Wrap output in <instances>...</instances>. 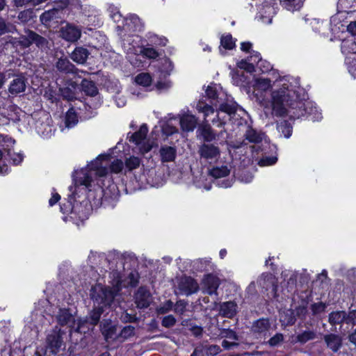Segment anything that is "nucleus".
<instances>
[{
    "label": "nucleus",
    "mask_w": 356,
    "mask_h": 356,
    "mask_svg": "<svg viewBox=\"0 0 356 356\" xmlns=\"http://www.w3.org/2000/svg\"><path fill=\"white\" fill-rule=\"evenodd\" d=\"M177 320L173 315H168L164 316L161 321V325L163 327L170 328L173 327L176 324Z\"/></svg>",
    "instance_id": "nucleus-52"
},
{
    "label": "nucleus",
    "mask_w": 356,
    "mask_h": 356,
    "mask_svg": "<svg viewBox=\"0 0 356 356\" xmlns=\"http://www.w3.org/2000/svg\"><path fill=\"white\" fill-rule=\"evenodd\" d=\"M264 134L251 127H248V129L244 134L245 138L252 143H259L262 141Z\"/></svg>",
    "instance_id": "nucleus-24"
},
{
    "label": "nucleus",
    "mask_w": 356,
    "mask_h": 356,
    "mask_svg": "<svg viewBox=\"0 0 356 356\" xmlns=\"http://www.w3.org/2000/svg\"><path fill=\"white\" fill-rule=\"evenodd\" d=\"M100 106V103L98 102H95L92 104H89L88 103H86L84 104V109L88 112H90V115L89 117H91V115L93 114V110H95L97 109L99 106Z\"/></svg>",
    "instance_id": "nucleus-62"
},
{
    "label": "nucleus",
    "mask_w": 356,
    "mask_h": 356,
    "mask_svg": "<svg viewBox=\"0 0 356 356\" xmlns=\"http://www.w3.org/2000/svg\"><path fill=\"white\" fill-rule=\"evenodd\" d=\"M31 30H25L26 35H21L19 38V44L24 47L28 48L32 44V41L29 38L31 35Z\"/></svg>",
    "instance_id": "nucleus-44"
},
{
    "label": "nucleus",
    "mask_w": 356,
    "mask_h": 356,
    "mask_svg": "<svg viewBox=\"0 0 356 356\" xmlns=\"http://www.w3.org/2000/svg\"><path fill=\"white\" fill-rule=\"evenodd\" d=\"M81 90L88 96L95 97L98 95V89L94 81L83 79L81 83Z\"/></svg>",
    "instance_id": "nucleus-22"
},
{
    "label": "nucleus",
    "mask_w": 356,
    "mask_h": 356,
    "mask_svg": "<svg viewBox=\"0 0 356 356\" xmlns=\"http://www.w3.org/2000/svg\"><path fill=\"white\" fill-rule=\"evenodd\" d=\"M258 282L263 288H265L266 290H268L270 287L271 288L273 292H276L277 286L275 284L274 280L270 276H264L263 275L258 280Z\"/></svg>",
    "instance_id": "nucleus-34"
},
{
    "label": "nucleus",
    "mask_w": 356,
    "mask_h": 356,
    "mask_svg": "<svg viewBox=\"0 0 356 356\" xmlns=\"http://www.w3.org/2000/svg\"><path fill=\"white\" fill-rule=\"evenodd\" d=\"M135 334V327L132 325H127L122 328L118 337H121L124 339H128Z\"/></svg>",
    "instance_id": "nucleus-46"
},
{
    "label": "nucleus",
    "mask_w": 356,
    "mask_h": 356,
    "mask_svg": "<svg viewBox=\"0 0 356 356\" xmlns=\"http://www.w3.org/2000/svg\"><path fill=\"white\" fill-rule=\"evenodd\" d=\"M59 90L63 98L67 101H72L75 98L74 91L69 87L60 88Z\"/></svg>",
    "instance_id": "nucleus-48"
},
{
    "label": "nucleus",
    "mask_w": 356,
    "mask_h": 356,
    "mask_svg": "<svg viewBox=\"0 0 356 356\" xmlns=\"http://www.w3.org/2000/svg\"><path fill=\"white\" fill-rule=\"evenodd\" d=\"M55 67L58 71L65 74H76L78 71L75 65L65 56L58 58L55 64Z\"/></svg>",
    "instance_id": "nucleus-11"
},
{
    "label": "nucleus",
    "mask_w": 356,
    "mask_h": 356,
    "mask_svg": "<svg viewBox=\"0 0 356 356\" xmlns=\"http://www.w3.org/2000/svg\"><path fill=\"white\" fill-rule=\"evenodd\" d=\"M15 27L10 23H6V20L1 17L0 18V35L13 32L12 29Z\"/></svg>",
    "instance_id": "nucleus-50"
},
{
    "label": "nucleus",
    "mask_w": 356,
    "mask_h": 356,
    "mask_svg": "<svg viewBox=\"0 0 356 356\" xmlns=\"http://www.w3.org/2000/svg\"><path fill=\"white\" fill-rule=\"evenodd\" d=\"M188 303L184 300H179L174 305V311L176 314L182 315L186 312Z\"/></svg>",
    "instance_id": "nucleus-51"
},
{
    "label": "nucleus",
    "mask_w": 356,
    "mask_h": 356,
    "mask_svg": "<svg viewBox=\"0 0 356 356\" xmlns=\"http://www.w3.org/2000/svg\"><path fill=\"white\" fill-rule=\"evenodd\" d=\"M111 170L113 172L118 173L122 171L123 168V163L122 161L116 159L111 164Z\"/></svg>",
    "instance_id": "nucleus-58"
},
{
    "label": "nucleus",
    "mask_w": 356,
    "mask_h": 356,
    "mask_svg": "<svg viewBox=\"0 0 356 356\" xmlns=\"http://www.w3.org/2000/svg\"><path fill=\"white\" fill-rule=\"evenodd\" d=\"M280 322L284 326L293 325L296 321V318L294 312L292 309H287L280 314Z\"/></svg>",
    "instance_id": "nucleus-28"
},
{
    "label": "nucleus",
    "mask_w": 356,
    "mask_h": 356,
    "mask_svg": "<svg viewBox=\"0 0 356 356\" xmlns=\"http://www.w3.org/2000/svg\"><path fill=\"white\" fill-rule=\"evenodd\" d=\"M65 125L67 127L70 128L75 126L78 122V117L73 108L68 110L65 115Z\"/></svg>",
    "instance_id": "nucleus-35"
},
{
    "label": "nucleus",
    "mask_w": 356,
    "mask_h": 356,
    "mask_svg": "<svg viewBox=\"0 0 356 356\" xmlns=\"http://www.w3.org/2000/svg\"><path fill=\"white\" fill-rule=\"evenodd\" d=\"M148 129L146 124H143L139 131L134 133L130 137L129 141L140 145L145 138Z\"/></svg>",
    "instance_id": "nucleus-30"
},
{
    "label": "nucleus",
    "mask_w": 356,
    "mask_h": 356,
    "mask_svg": "<svg viewBox=\"0 0 356 356\" xmlns=\"http://www.w3.org/2000/svg\"><path fill=\"white\" fill-rule=\"evenodd\" d=\"M61 10L57 8L50 9L44 11L40 17L41 23L47 26L51 22L60 18Z\"/></svg>",
    "instance_id": "nucleus-19"
},
{
    "label": "nucleus",
    "mask_w": 356,
    "mask_h": 356,
    "mask_svg": "<svg viewBox=\"0 0 356 356\" xmlns=\"http://www.w3.org/2000/svg\"><path fill=\"white\" fill-rule=\"evenodd\" d=\"M197 124V120L195 115L184 114L180 118V125L183 131H193Z\"/></svg>",
    "instance_id": "nucleus-18"
},
{
    "label": "nucleus",
    "mask_w": 356,
    "mask_h": 356,
    "mask_svg": "<svg viewBox=\"0 0 356 356\" xmlns=\"http://www.w3.org/2000/svg\"><path fill=\"white\" fill-rule=\"evenodd\" d=\"M90 54V53L87 48L79 46L71 53L70 58L77 64H84L86 63Z\"/></svg>",
    "instance_id": "nucleus-15"
},
{
    "label": "nucleus",
    "mask_w": 356,
    "mask_h": 356,
    "mask_svg": "<svg viewBox=\"0 0 356 356\" xmlns=\"http://www.w3.org/2000/svg\"><path fill=\"white\" fill-rule=\"evenodd\" d=\"M218 336L220 338H226L230 340L238 341V336L235 331L231 329L222 328L219 330Z\"/></svg>",
    "instance_id": "nucleus-40"
},
{
    "label": "nucleus",
    "mask_w": 356,
    "mask_h": 356,
    "mask_svg": "<svg viewBox=\"0 0 356 356\" xmlns=\"http://www.w3.org/2000/svg\"><path fill=\"white\" fill-rule=\"evenodd\" d=\"M174 306V303L170 300H166L161 305L156 308V311L158 314H165L170 312Z\"/></svg>",
    "instance_id": "nucleus-43"
},
{
    "label": "nucleus",
    "mask_w": 356,
    "mask_h": 356,
    "mask_svg": "<svg viewBox=\"0 0 356 356\" xmlns=\"http://www.w3.org/2000/svg\"><path fill=\"white\" fill-rule=\"evenodd\" d=\"M204 292L212 296L218 295L217 289L220 285V280L216 275L208 274L204 276L203 280Z\"/></svg>",
    "instance_id": "nucleus-9"
},
{
    "label": "nucleus",
    "mask_w": 356,
    "mask_h": 356,
    "mask_svg": "<svg viewBox=\"0 0 356 356\" xmlns=\"http://www.w3.org/2000/svg\"><path fill=\"white\" fill-rule=\"evenodd\" d=\"M277 161L276 156H264L259 160L258 163L260 166H268L275 164Z\"/></svg>",
    "instance_id": "nucleus-57"
},
{
    "label": "nucleus",
    "mask_w": 356,
    "mask_h": 356,
    "mask_svg": "<svg viewBox=\"0 0 356 356\" xmlns=\"http://www.w3.org/2000/svg\"><path fill=\"white\" fill-rule=\"evenodd\" d=\"M328 323L332 325H342L346 323V311H334L328 315Z\"/></svg>",
    "instance_id": "nucleus-21"
},
{
    "label": "nucleus",
    "mask_w": 356,
    "mask_h": 356,
    "mask_svg": "<svg viewBox=\"0 0 356 356\" xmlns=\"http://www.w3.org/2000/svg\"><path fill=\"white\" fill-rule=\"evenodd\" d=\"M101 331L105 339H115L118 338L116 335L117 326L112 324L110 319H104L100 324Z\"/></svg>",
    "instance_id": "nucleus-12"
},
{
    "label": "nucleus",
    "mask_w": 356,
    "mask_h": 356,
    "mask_svg": "<svg viewBox=\"0 0 356 356\" xmlns=\"http://www.w3.org/2000/svg\"><path fill=\"white\" fill-rule=\"evenodd\" d=\"M346 324L352 326L356 325V309L346 312Z\"/></svg>",
    "instance_id": "nucleus-54"
},
{
    "label": "nucleus",
    "mask_w": 356,
    "mask_h": 356,
    "mask_svg": "<svg viewBox=\"0 0 356 356\" xmlns=\"http://www.w3.org/2000/svg\"><path fill=\"white\" fill-rule=\"evenodd\" d=\"M120 320L124 323H136L138 321V318L136 315H132L127 312H124L121 314Z\"/></svg>",
    "instance_id": "nucleus-56"
},
{
    "label": "nucleus",
    "mask_w": 356,
    "mask_h": 356,
    "mask_svg": "<svg viewBox=\"0 0 356 356\" xmlns=\"http://www.w3.org/2000/svg\"><path fill=\"white\" fill-rule=\"evenodd\" d=\"M325 342L333 352H337L341 347L342 341L341 337L335 334H329L324 336Z\"/></svg>",
    "instance_id": "nucleus-20"
},
{
    "label": "nucleus",
    "mask_w": 356,
    "mask_h": 356,
    "mask_svg": "<svg viewBox=\"0 0 356 356\" xmlns=\"http://www.w3.org/2000/svg\"><path fill=\"white\" fill-rule=\"evenodd\" d=\"M152 302V296L149 291L145 287L140 286L136 295L135 302L139 309L147 308Z\"/></svg>",
    "instance_id": "nucleus-8"
},
{
    "label": "nucleus",
    "mask_w": 356,
    "mask_h": 356,
    "mask_svg": "<svg viewBox=\"0 0 356 356\" xmlns=\"http://www.w3.org/2000/svg\"><path fill=\"white\" fill-rule=\"evenodd\" d=\"M56 318L58 323L61 326L68 325L72 327L75 323L74 316L67 309H59L56 316Z\"/></svg>",
    "instance_id": "nucleus-13"
},
{
    "label": "nucleus",
    "mask_w": 356,
    "mask_h": 356,
    "mask_svg": "<svg viewBox=\"0 0 356 356\" xmlns=\"http://www.w3.org/2000/svg\"><path fill=\"white\" fill-rule=\"evenodd\" d=\"M59 29V37L70 43L76 42L81 37L82 29L81 26L68 22H63Z\"/></svg>",
    "instance_id": "nucleus-4"
},
{
    "label": "nucleus",
    "mask_w": 356,
    "mask_h": 356,
    "mask_svg": "<svg viewBox=\"0 0 356 356\" xmlns=\"http://www.w3.org/2000/svg\"><path fill=\"white\" fill-rule=\"evenodd\" d=\"M29 38L32 41V44H35L38 49L41 50H46L49 49L48 40L36 32L31 30Z\"/></svg>",
    "instance_id": "nucleus-23"
},
{
    "label": "nucleus",
    "mask_w": 356,
    "mask_h": 356,
    "mask_svg": "<svg viewBox=\"0 0 356 356\" xmlns=\"http://www.w3.org/2000/svg\"><path fill=\"white\" fill-rule=\"evenodd\" d=\"M197 153L200 160H204L209 163L217 161L220 156L219 147L212 143H202L199 146Z\"/></svg>",
    "instance_id": "nucleus-5"
},
{
    "label": "nucleus",
    "mask_w": 356,
    "mask_h": 356,
    "mask_svg": "<svg viewBox=\"0 0 356 356\" xmlns=\"http://www.w3.org/2000/svg\"><path fill=\"white\" fill-rule=\"evenodd\" d=\"M270 328V323L268 319L261 318L254 322L252 326V331L259 337L268 336V331Z\"/></svg>",
    "instance_id": "nucleus-14"
},
{
    "label": "nucleus",
    "mask_w": 356,
    "mask_h": 356,
    "mask_svg": "<svg viewBox=\"0 0 356 356\" xmlns=\"http://www.w3.org/2000/svg\"><path fill=\"white\" fill-rule=\"evenodd\" d=\"M196 108L199 112L203 113L204 114V117H207L209 115L213 114L214 113V108L212 106L204 104L202 101H200L197 104Z\"/></svg>",
    "instance_id": "nucleus-42"
},
{
    "label": "nucleus",
    "mask_w": 356,
    "mask_h": 356,
    "mask_svg": "<svg viewBox=\"0 0 356 356\" xmlns=\"http://www.w3.org/2000/svg\"><path fill=\"white\" fill-rule=\"evenodd\" d=\"M143 26L140 18L136 15H131L126 18L123 29L128 32L140 31Z\"/></svg>",
    "instance_id": "nucleus-16"
},
{
    "label": "nucleus",
    "mask_w": 356,
    "mask_h": 356,
    "mask_svg": "<svg viewBox=\"0 0 356 356\" xmlns=\"http://www.w3.org/2000/svg\"><path fill=\"white\" fill-rule=\"evenodd\" d=\"M284 341V335L282 333H276L266 342L270 347L279 346Z\"/></svg>",
    "instance_id": "nucleus-45"
},
{
    "label": "nucleus",
    "mask_w": 356,
    "mask_h": 356,
    "mask_svg": "<svg viewBox=\"0 0 356 356\" xmlns=\"http://www.w3.org/2000/svg\"><path fill=\"white\" fill-rule=\"evenodd\" d=\"M136 82L143 86H149L152 83V77L147 73H140L135 78Z\"/></svg>",
    "instance_id": "nucleus-41"
},
{
    "label": "nucleus",
    "mask_w": 356,
    "mask_h": 356,
    "mask_svg": "<svg viewBox=\"0 0 356 356\" xmlns=\"http://www.w3.org/2000/svg\"><path fill=\"white\" fill-rule=\"evenodd\" d=\"M65 332L58 327H55L46 338V348L52 355H56L65 348L63 335Z\"/></svg>",
    "instance_id": "nucleus-3"
},
{
    "label": "nucleus",
    "mask_w": 356,
    "mask_h": 356,
    "mask_svg": "<svg viewBox=\"0 0 356 356\" xmlns=\"http://www.w3.org/2000/svg\"><path fill=\"white\" fill-rule=\"evenodd\" d=\"M138 273L131 271L128 275V284L131 286H136L138 283Z\"/></svg>",
    "instance_id": "nucleus-60"
},
{
    "label": "nucleus",
    "mask_w": 356,
    "mask_h": 356,
    "mask_svg": "<svg viewBox=\"0 0 356 356\" xmlns=\"http://www.w3.org/2000/svg\"><path fill=\"white\" fill-rule=\"evenodd\" d=\"M219 313L224 317L233 318L237 312V305L233 301L224 302L219 304Z\"/></svg>",
    "instance_id": "nucleus-17"
},
{
    "label": "nucleus",
    "mask_w": 356,
    "mask_h": 356,
    "mask_svg": "<svg viewBox=\"0 0 356 356\" xmlns=\"http://www.w3.org/2000/svg\"><path fill=\"white\" fill-rule=\"evenodd\" d=\"M218 115L216 118H214L212 120V122L214 124L215 122H218L219 124H218V127H220L223 126L226 123V119L225 117H220L219 113L222 112L225 113H227L228 115H232L233 114H235L236 112V106L234 104H229L227 103H222L220 104L219 108L218 109Z\"/></svg>",
    "instance_id": "nucleus-10"
},
{
    "label": "nucleus",
    "mask_w": 356,
    "mask_h": 356,
    "mask_svg": "<svg viewBox=\"0 0 356 356\" xmlns=\"http://www.w3.org/2000/svg\"><path fill=\"white\" fill-rule=\"evenodd\" d=\"M230 173V169L227 165L213 167L209 170V175L218 179L227 176Z\"/></svg>",
    "instance_id": "nucleus-31"
},
{
    "label": "nucleus",
    "mask_w": 356,
    "mask_h": 356,
    "mask_svg": "<svg viewBox=\"0 0 356 356\" xmlns=\"http://www.w3.org/2000/svg\"><path fill=\"white\" fill-rule=\"evenodd\" d=\"M28 5L34 6V0H14V6L22 7Z\"/></svg>",
    "instance_id": "nucleus-63"
},
{
    "label": "nucleus",
    "mask_w": 356,
    "mask_h": 356,
    "mask_svg": "<svg viewBox=\"0 0 356 356\" xmlns=\"http://www.w3.org/2000/svg\"><path fill=\"white\" fill-rule=\"evenodd\" d=\"M206 95L208 99L211 100V104L217 106V104L220 103L218 90L214 86H209L207 87Z\"/></svg>",
    "instance_id": "nucleus-36"
},
{
    "label": "nucleus",
    "mask_w": 356,
    "mask_h": 356,
    "mask_svg": "<svg viewBox=\"0 0 356 356\" xmlns=\"http://www.w3.org/2000/svg\"><path fill=\"white\" fill-rule=\"evenodd\" d=\"M17 18L22 24L33 22L36 18L35 12L33 8L24 10L19 13Z\"/></svg>",
    "instance_id": "nucleus-29"
},
{
    "label": "nucleus",
    "mask_w": 356,
    "mask_h": 356,
    "mask_svg": "<svg viewBox=\"0 0 356 356\" xmlns=\"http://www.w3.org/2000/svg\"><path fill=\"white\" fill-rule=\"evenodd\" d=\"M94 327H92L89 321L85 318L79 321L77 327L74 329V331L79 333L86 334L89 332L90 330H92Z\"/></svg>",
    "instance_id": "nucleus-38"
},
{
    "label": "nucleus",
    "mask_w": 356,
    "mask_h": 356,
    "mask_svg": "<svg viewBox=\"0 0 356 356\" xmlns=\"http://www.w3.org/2000/svg\"><path fill=\"white\" fill-rule=\"evenodd\" d=\"M317 338V332L314 330L307 329L302 331L301 333L297 334L296 337V342H299L301 344H305L307 341L314 340Z\"/></svg>",
    "instance_id": "nucleus-26"
},
{
    "label": "nucleus",
    "mask_w": 356,
    "mask_h": 356,
    "mask_svg": "<svg viewBox=\"0 0 356 356\" xmlns=\"http://www.w3.org/2000/svg\"><path fill=\"white\" fill-rule=\"evenodd\" d=\"M191 331L192 332L193 334L195 337H200L202 335L203 333V329L202 327L198 325H191V327L190 328Z\"/></svg>",
    "instance_id": "nucleus-64"
},
{
    "label": "nucleus",
    "mask_w": 356,
    "mask_h": 356,
    "mask_svg": "<svg viewBox=\"0 0 356 356\" xmlns=\"http://www.w3.org/2000/svg\"><path fill=\"white\" fill-rule=\"evenodd\" d=\"M140 163V160L138 157L136 156H131L129 159H127L125 161L126 167L129 170H132L139 167Z\"/></svg>",
    "instance_id": "nucleus-47"
},
{
    "label": "nucleus",
    "mask_w": 356,
    "mask_h": 356,
    "mask_svg": "<svg viewBox=\"0 0 356 356\" xmlns=\"http://www.w3.org/2000/svg\"><path fill=\"white\" fill-rule=\"evenodd\" d=\"M271 86L269 79L259 78L256 79L254 88L255 90L266 91Z\"/></svg>",
    "instance_id": "nucleus-39"
},
{
    "label": "nucleus",
    "mask_w": 356,
    "mask_h": 356,
    "mask_svg": "<svg viewBox=\"0 0 356 356\" xmlns=\"http://www.w3.org/2000/svg\"><path fill=\"white\" fill-rule=\"evenodd\" d=\"M254 64L253 62L247 61V60H242L240 64L239 67L241 68H244L246 71L251 72L254 71Z\"/></svg>",
    "instance_id": "nucleus-61"
},
{
    "label": "nucleus",
    "mask_w": 356,
    "mask_h": 356,
    "mask_svg": "<svg viewBox=\"0 0 356 356\" xmlns=\"http://www.w3.org/2000/svg\"><path fill=\"white\" fill-rule=\"evenodd\" d=\"M327 307V305L323 302L314 303L311 305V310L313 315H316L324 312Z\"/></svg>",
    "instance_id": "nucleus-53"
},
{
    "label": "nucleus",
    "mask_w": 356,
    "mask_h": 356,
    "mask_svg": "<svg viewBox=\"0 0 356 356\" xmlns=\"http://www.w3.org/2000/svg\"><path fill=\"white\" fill-rule=\"evenodd\" d=\"M13 76L14 79L8 87V92L12 95H17L26 90L27 79L22 74Z\"/></svg>",
    "instance_id": "nucleus-7"
},
{
    "label": "nucleus",
    "mask_w": 356,
    "mask_h": 356,
    "mask_svg": "<svg viewBox=\"0 0 356 356\" xmlns=\"http://www.w3.org/2000/svg\"><path fill=\"white\" fill-rule=\"evenodd\" d=\"M220 43L221 45L227 49H232L234 47V42L231 35L222 36Z\"/></svg>",
    "instance_id": "nucleus-49"
},
{
    "label": "nucleus",
    "mask_w": 356,
    "mask_h": 356,
    "mask_svg": "<svg viewBox=\"0 0 356 356\" xmlns=\"http://www.w3.org/2000/svg\"><path fill=\"white\" fill-rule=\"evenodd\" d=\"M201 132L204 141L207 142L206 143H209L216 138V134L213 133L211 127L209 124L203 126Z\"/></svg>",
    "instance_id": "nucleus-37"
},
{
    "label": "nucleus",
    "mask_w": 356,
    "mask_h": 356,
    "mask_svg": "<svg viewBox=\"0 0 356 356\" xmlns=\"http://www.w3.org/2000/svg\"><path fill=\"white\" fill-rule=\"evenodd\" d=\"M161 161L163 162H170L176 157V149L171 146H162L159 150Z\"/></svg>",
    "instance_id": "nucleus-25"
},
{
    "label": "nucleus",
    "mask_w": 356,
    "mask_h": 356,
    "mask_svg": "<svg viewBox=\"0 0 356 356\" xmlns=\"http://www.w3.org/2000/svg\"><path fill=\"white\" fill-rule=\"evenodd\" d=\"M220 348L218 345H210L207 347L206 355L207 356H214L219 353Z\"/></svg>",
    "instance_id": "nucleus-59"
},
{
    "label": "nucleus",
    "mask_w": 356,
    "mask_h": 356,
    "mask_svg": "<svg viewBox=\"0 0 356 356\" xmlns=\"http://www.w3.org/2000/svg\"><path fill=\"white\" fill-rule=\"evenodd\" d=\"M111 278H112V281L111 282L112 285V289H115V291L120 292L122 289V276L120 271L117 269L114 270L111 273Z\"/></svg>",
    "instance_id": "nucleus-32"
},
{
    "label": "nucleus",
    "mask_w": 356,
    "mask_h": 356,
    "mask_svg": "<svg viewBox=\"0 0 356 356\" xmlns=\"http://www.w3.org/2000/svg\"><path fill=\"white\" fill-rule=\"evenodd\" d=\"M119 292L110 286L97 284L92 286L90 296L94 302V305L103 308H111L115 306V300Z\"/></svg>",
    "instance_id": "nucleus-2"
},
{
    "label": "nucleus",
    "mask_w": 356,
    "mask_h": 356,
    "mask_svg": "<svg viewBox=\"0 0 356 356\" xmlns=\"http://www.w3.org/2000/svg\"><path fill=\"white\" fill-rule=\"evenodd\" d=\"M178 289L181 294L190 296L199 289L197 282L191 277H183L178 283Z\"/></svg>",
    "instance_id": "nucleus-6"
},
{
    "label": "nucleus",
    "mask_w": 356,
    "mask_h": 356,
    "mask_svg": "<svg viewBox=\"0 0 356 356\" xmlns=\"http://www.w3.org/2000/svg\"><path fill=\"white\" fill-rule=\"evenodd\" d=\"M95 306V307L90 312L89 316L86 318L89 321L90 325L92 327H94L99 322L101 316L104 311V308L97 305Z\"/></svg>",
    "instance_id": "nucleus-27"
},
{
    "label": "nucleus",
    "mask_w": 356,
    "mask_h": 356,
    "mask_svg": "<svg viewBox=\"0 0 356 356\" xmlns=\"http://www.w3.org/2000/svg\"><path fill=\"white\" fill-rule=\"evenodd\" d=\"M143 54L150 59H155L160 56V54L154 47H146L142 50Z\"/></svg>",
    "instance_id": "nucleus-55"
},
{
    "label": "nucleus",
    "mask_w": 356,
    "mask_h": 356,
    "mask_svg": "<svg viewBox=\"0 0 356 356\" xmlns=\"http://www.w3.org/2000/svg\"><path fill=\"white\" fill-rule=\"evenodd\" d=\"M271 113L276 117L289 115L292 119L300 118L305 115L315 120L312 116L316 108H313L310 102H303L298 94L288 87H282L274 90L271 94Z\"/></svg>",
    "instance_id": "nucleus-1"
},
{
    "label": "nucleus",
    "mask_w": 356,
    "mask_h": 356,
    "mask_svg": "<svg viewBox=\"0 0 356 356\" xmlns=\"http://www.w3.org/2000/svg\"><path fill=\"white\" fill-rule=\"evenodd\" d=\"M277 129L285 138H289L292 134V125L286 120H281L280 122H277Z\"/></svg>",
    "instance_id": "nucleus-33"
}]
</instances>
